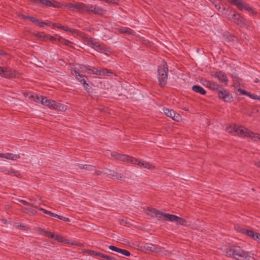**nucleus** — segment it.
Instances as JSON below:
<instances>
[{"instance_id": "nucleus-1", "label": "nucleus", "mask_w": 260, "mask_h": 260, "mask_svg": "<svg viewBox=\"0 0 260 260\" xmlns=\"http://www.w3.org/2000/svg\"><path fill=\"white\" fill-rule=\"evenodd\" d=\"M145 213L151 217L156 218L158 220L175 222L176 224L184 225L185 219L175 215L164 213L154 209L148 208L145 210Z\"/></svg>"}, {"instance_id": "nucleus-2", "label": "nucleus", "mask_w": 260, "mask_h": 260, "mask_svg": "<svg viewBox=\"0 0 260 260\" xmlns=\"http://www.w3.org/2000/svg\"><path fill=\"white\" fill-rule=\"evenodd\" d=\"M227 256L237 260H253V254L243 250L240 246L233 245L225 249L224 251Z\"/></svg>"}, {"instance_id": "nucleus-3", "label": "nucleus", "mask_w": 260, "mask_h": 260, "mask_svg": "<svg viewBox=\"0 0 260 260\" xmlns=\"http://www.w3.org/2000/svg\"><path fill=\"white\" fill-rule=\"evenodd\" d=\"M27 97L37 103H41L42 105L48 107L49 108L60 111H66L67 107L53 100H49L46 97L39 96L36 94H27Z\"/></svg>"}, {"instance_id": "nucleus-4", "label": "nucleus", "mask_w": 260, "mask_h": 260, "mask_svg": "<svg viewBox=\"0 0 260 260\" xmlns=\"http://www.w3.org/2000/svg\"><path fill=\"white\" fill-rule=\"evenodd\" d=\"M168 69L167 64L164 62L162 65L158 67L157 76L159 84L162 87L166 85L168 80Z\"/></svg>"}, {"instance_id": "nucleus-5", "label": "nucleus", "mask_w": 260, "mask_h": 260, "mask_svg": "<svg viewBox=\"0 0 260 260\" xmlns=\"http://www.w3.org/2000/svg\"><path fill=\"white\" fill-rule=\"evenodd\" d=\"M231 4L236 6V7L241 11L245 10L249 13L250 15H255L257 14L256 12L248 4L245 3L242 0H226Z\"/></svg>"}, {"instance_id": "nucleus-6", "label": "nucleus", "mask_w": 260, "mask_h": 260, "mask_svg": "<svg viewBox=\"0 0 260 260\" xmlns=\"http://www.w3.org/2000/svg\"><path fill=\"white\" fill-rule=\"evenodd\" d=\"M64 7L72 11L80 13H85L87 7L86 4L79 2L64 4Z\"/></svg>"}, {"instance_id": "nucleus-7", "label": "nucleus", "mask_w": 260, "mask_h": 260, "mask_svg": "<svg viewBox=\"0 0 260 260\" xmlns=\"http://www.w3.org/2000/svg\"><path fill=\"white\" fill-rule=\"evenodd\" d=\"M141 248L145 251H151L156 253L162 252L163 254L165 255H167V254L166 253V251H162V250L160 247L151 243L143 244L141 245Z\"/></svg>"}, {"instance_id": "nucleus-8", "label": "nucleus", "mask_w": 260, "mask_h": 260, "mask_svg": "<svg viewBox=\"0 0 260 260\" xmlns=\"http://www.w3.org/2000/svg\"><path fill=\"white\" fill-rule=\"evenodd\" d=\"M236 229L240 232L247 235L253 240L260 243V234L258 233H254L253 231L248 230L239 226L236 227Z\"/></svg>"}, {"instance_id": "nucleus-9", "label": "nucleus", "mask_w": 260, "mask_h": 260, "mask_svg": "<svg viewBox=\"0 0 260 260\" xmlns=\"http://www.w3.org/2000/svg\"><path fill=\"white\" fill-rule=\"evenodd\" d=\"M133 164L138 165L140 167L147 169L149 170H154L155 166L153 164L140 159L134 158Z\"/></svg>"}, {"instance_id": "nucleus-10", "label": "nucleus", "mask_w": 260, "mask_h": 260, "mask_svg": "<svg viewBox=\"0 0 260 260\" xmlns=\"http://www.w3.org/2000/svg\"><path fill=\"white\" fill-rule=\"evenodd\" d=\"M86 7L85 13L88 14L102 15L105 12L104 10L98 7L96 5L86 4Z\"/></svg>"}, {"instance_id": "nucleus-11", "label": "nucleus", "mask_w": 260, "mask_h": 260, "mask_svg": "<svg viewBox=\"0 0 260 260\" xmlns=\"http://www.w3.org/2000/svg\"><path fill=\"white\" fill-rule=\"evenodd\" d=\"M79 69H77L76 68H72L71 69V73L76 77V79L78 81L82 83L84 87L87 89L88 86V84L86 83L87 79L86 77L80 75L79 73Z\"/></svg>"}, {"instance_id": "nucleus-12", "label": "nucleus", "mask_w": 260, "mask_h": 260, "mask_svg": "<svg viewBox=\"0 0 260 260\" xmlns=\"http://www.w3.org/2000/svg\"><path fill=\"white\" fill-rule=\"evenodd\" d=\"M200 82L204 86L211 90H218L220 87L217 83L212 81L208 80L205 78H201L200 79Z\"/></svg>"}, {"instance_id": "nucleus-13", "label": "nucleus", "mask_w": 260, "mask_h": 260, "mask_svg": "<svg viewBox=\"0 0 260 260\" xmlns=\"http://www.w3.org/2000/svg\"><path fill=\"white\" fill-rule=\"evenodd\" d=\"M229 19H231L234 23L241 27H248L246 23L245 19L239 14L235 13L232 15V18H229Z\"/></svg>"}, {"instance_id": "nucleus-14", "label": "nucleus", "mask_w": 260, "mask_h": 260, "mask_svg": "<svg viewBox=\"0 0 260 260\" xmlns=\"http://www.w3.org/2000/svg\"><path fill=\"white\" fill-rule=\"evenodd\" d=\"M218 97L225 102L231 103L233 101L232 95L225 89H223L218 92Z\"/></svg>"}, {"instance_id": "nucleus-15", "label": "nucleus", "mask_w": 260, "mask_h": 260, "mask_svg": "<svg viewBox=\"0 0 260 260\" xmlns=\"http://www.w3.org/2000/svg\"><path fill=\"white\" fill-rule=\"evenodd\" d=\"M164 112L165 114L168 116L175 121H179L181 119L180 115L176 113L174 110H170L168 108H164Z\"/></svg>"}, {"instance_id": "nucleus-16", "label": "nucleus", "mask_w": 260, "mask_h": 260, "mask_svg": "<svg viewBox=\"0 0 260 260\" xmlns=\"http://www.w3.org/2000/svg\"><path fill=\"white\" fill-rule=\"evenodd\" d=\"M249 131H250L247 128L241 125H237L236 133H235V135H237L243 138L248 137Z\"/></svg>"}, {"instance_id": "nucleus-17", "label": "nucleus", "mask_w": 260, "mask_h": 260, "mask_svg": "<svg viewBox=\"0 0 260 260\" xmlns=\"http://www.w3.org/2000/svg\"><path fill=\"white\" fill-rule=\"evenodd\" d=\"M19 76V73L15 70L9 68H5L4 77L17 78Z\"/></svg>"}, {"instance_id": "nucleus-18", "label": "nucleus", "mask_w": 260, "mask_h": 260, "mask_svg": "<svg viewBox=\"0 0 260 260\" xmlns=\"http://www.w3.org/2000/svg\"><path fill=\"white\" fill-rule=\"evenodd\" d=\"M212 76L217 78L220 82L223 83L224 85L228 84V78L223 72H217L214 74H212Z\"/></svg>"}, {"instance_id": "nucleus-19", "label": "nucleus", "mask_w": 260, "mask_h": 260, "mask_svg": "<svg viewBox=\"0 0 260 260\" xmlns=\"http://www.w3.org/2000/svg\"><path fill=\"white\" fill-rule=\"evenodd\" d=\"M41 3L46 5L47 6H52L54 8H60L61 6H64V4H61L60 3L56 2V1L52 0H39Z\"/></svg>"}, {"instance_id": "nucleus-20", "label": "nucleus", "mask_w": 260, "mask_h": 260, "mask_svg": "<svg viewBox=\"0 0 260 260\" xmlns=\"http://www.w3.org/2000/svg\"><path fill=\"white\" fill-rule=\"evenodd\" d=\"M0 157L12 160H16L20 158V156L18 154H13L11 153H0Z\"/></svg>"}, {"instance_id": "nucleus-21", "label": "nucleus", "mask_w": 260, "mask_h": 260, "mask_svg": "<svg viewBox=\"0 0 260 260\" xmlns=\"http://www.w3.org/2000/svg\"><path fill=\"white\" fill-rule=\"evenodd\" d=\"M237 94L246 95L249 96L250 98L254 99V100L260 99V96H259L256 94H251L250 92H248L247 91H246L244 89H238Z\"/></svg>"}, {"instance_id": "nucleus-22", "label": "nucleus", "mask_w": 260, "mask_h": 260, "mask_svg": "<svg viewBox=\"0 0 260 260\" xmlns=\"http://www.w3.org/2000/svg\"><path fill=\"white\" fill-rule=\"evenodd\" d=\"M108 248L109 249H110L111 250L120 253H121L124 255L127 256H128L131 255V253L128 251L125 250V249H122L118 248L114 246L110 245L108 247Z\"/></svg>"}, {"instance_id": "nucleus-23", "label": "nucleus", "mask_w": 260, "mask_h": 260, "mask_svg": "<svg viewBox=\"0 0 260 260\" xmlns=\"http://www.w3.org/2000/svg\"><path fill=\"white\" fill-rule=\"evenodd\" d=\"M79 69L82 72H85L89 74H94V72H93V69H96V68L91 66L80 65L79 66Z\"/></svg>"}, {"instance_id": "nucleus-24", "label": "nucleus", "mask_w": 260, "mask_h": 260, "mask_svg": "<svg viewBox=\"0 0 260 260\" xmlns=\"http://www.w3.org/2000/svg\"><path fill=\"white\" fill-rule=\"evenodd\" d=\"M134 158L127 155L119 154L118 160L133 164Z\"/></svg>"}, {"instance_id": "nucleus-25", "label": "nucleus", "mask_w": 260, "mask_h": 260, "mask_svg": "<svg viewBox=\"0 0 260 260\" xmlns=\"http://www.w3.org/2000/svg\"><path fill=\"white\" fill-rule=\"evenodd\" d=\"M4 174L7 175H11L16 176L17 177H20L21 175L18 171L14 170V169L10 168L5 169L3 171Z\"/></svg>"}, {"instance_id": "nucleus-26", "label": "nucleus", "mask_w": 260, "mask_h": 260, "mask_svg": "<svg viewBox=\"0 0 260 260\" xmlns=\"http://www.w3.org/2000/svg\"><path fill=\"white\" fill-rule=\"evenodd\" d=\"M87 42L88 45L91 46L93 48L97 51L101 45L97 41L92 38H89L87 40Z\"/></svg>"}, {"instance_id": "nucleus-27", "label": "nucleus", "mask_w": 260, "mask_h": 260, "mask_svg": "<svg viewBox=\"0 0 260 260\" xmlns=\"http://www.w3.org/2000/svg\"><path fill=\"white\" fill-rule=\"evenodd\" d=\"M94 72V74L99 75V76H104V75H109V74H111V72L109 71H108L106 69H93V72Z\"/></svg>"}, {"instance_id": "nucleus-28", "label": "nucleus", "mask_w": 260, "mask_h": 260, "mask_svg": "<svg viewBox=\"0 0 260 260\" xmlns=\"http://www.w3.org/2000/svg\"><path fill=\"white\" fill-rule=\"evenodd\" d=\"M55 36L57 37V41L60 44L66 45V46H67L72 47V45L73 43L71 41H70L68 40H66V39L63 38V37H62L61 36H59L57 35H56Z\"/></svg>"}, {"instance_id": "nucleus-29", "label": "nucleus", "mask_w": 260, "mask_h": 260, "mask_svg": "<svg viewBox=\"0 0 260 260\" xmlns=\"http://www.w3.org/2000/svg\"><path fill=\"white\" fill-rule=\"evenodd\" d=\"M248 137L250 138L254 142H260V134L254 133L249 131Z\"/></svg>"}, {"instance_id": "nucleus-30", "label": "nucleus", "mask_w": 260, "mask_h": 260, "mask_svg": "<svg viewBox=\"0 0 260 260\" xmlns=\"http://www.w3.org/2000/svg\"><path fill=\"white\" fill-rule=\"evenodd\" d=\"M192 89L193 91L200 93L201 94L204 95L206 92L205 90L199 85H194L192 87Z\"/></svg>"}, {"instance_id": "nucleus-31", "label": "nucleus", "mask_w": 260, "mask_h": 260, "mask_svg": "<svg viewBox=\"0 0 260 260\" xmlns=\"http://www.w3.org/2000/svg\"><path fill=\"white\" fill-rule=\"evenodd\" d=\"M90 253L91 254H94L95 255L100 256L101 257L106 258L108 260H114V258L111 257L109 255L104 254L103 253H100V252H95L94 251H91L90 252Z\"/></svg>"}, {"instance_id": "nucleus-32", "label": "nucleus", "mask_w": 260, "mask_h": 260, "mask_svg": "<svg viewBox=\"0 0 260 260\" xmlns=\"http://www.w3.org/2000/svg\"><path fill=\"white\" fill-rule=\"evenodd\" d=\"M237 127V125L236 124H229L226 127V131L229 133L235 135V133H236Z\"/></svg>"}, {"instance_id": "nucleus-33", "label": "nucleus", "mask_w": 260, "mask_h": 260, "mask_svg": "<svg viewBox=\"0 0 260 260\" xmlns=\"http://www.w3.org/2000/svg\"><path fill=\"white\" fill-rule=\"evenodd\" d=\"M98 51L103 53L107 55H108L111 53V50L109 48L103 45H100V47L98 49Z\"/></svg>"}, {"instance_id": "nucleus-34", "label": "nucleus", "mask_w": 260, "mask_h": 260, "mask_svg": "<svg viewBox=\"0 0 260 260\" xmlns=\"http://www.w3.org/2000/svg\"><path fill=\"white\" fill-rule=\"evenodd\" d=\"M35 36L38 37V39L43 41H47L49 35L42 32H38L37 34H35Z\"/></svg>"}, {"instance_id": "nucleus-35", "label": "nucleus", "mask_w": 260, "mask_h": 260, "mask_svg": "<svg viewBox=\"0 0 260 260\" xmlns=\"http://www.w3.org/2000/svg\"><path fill=\"white\" fill-rule=\"evenodd\" d=\"M119 31L121 33L127 34L129 35H134V32L131 29L128 27H121L119 29Z\"/></svg>"}, {"instance_id": "nucleus-36", "label": "nucleus", "mask_w": 260, "mask_h": 260, "mask_svg": "<svg viewBox=\"0 0 260 260\" xmlns=\"http://www.w3.org/2000/svg\"><path fill=\"white\" fill-rule=\"evenodd\" d=\"M104 174L108 176L113 177L115 176V174H116V172L107 169H105L104 170Z\"/></svg>"}, {"instance_id": "nucleus-37", "label": "nucleus", "mask_w": 260, "mask_h": 260, "mask_svg": "<svg viewBox=\"0 0 260 260\" xmlns=\"http://www.w3.org/2000/svg\"><path fill=\"white\" fill-rule=\"evenodd\" d=\"M24 211L30 215H34L36 214V211L33 209L25 208L24 209Z\"/></svg>"}, {"instance_id": "nucleus-38", "label": "nucleus", "mask_w": 260, "mask_h": 260, "mask_svg": "<svg viewBox=\"0 0 260 260\" xmlns=\"http://www.w3.org/2000/svg\"><path fill=\"white\" fill-rule=\"evenodd\" d=\"M36 24L40 27H43L44 25H50L49 21L43 22L40 19H38Z\"/></svg>"}, {"instance_id": "nucleus-39", "label": "nucleus", "mask_w": 260, "mask_h": 260, "mask_svg": "<svg viewBox=\"0 0 260 260\" xmlns=\"http://www.w3.org/2000/svg\"><path fill=\"white\" fill-rule=\"evenodd\" d=\"M62 29L65 31L71 32L72 34H74L76 32V30L70 28L67 26H63L62 27Z\"/></svg>"}, {"instance_id": "nucleus-40", "label": "nucleus", "mask_w": 260, "mask_h": 260, "mask_svg": "<svg viewBox=\"0 0 260 260\" xmlns=\"http://www.w3.org/2000/svg\"><path fill=\"white\" fill-rule=\"evenodd\" d=\"M17 200L21 202V203H22L23 205H26V206H31L32 207H34L35 208H37V207L36 206H34L32 204H30L29 203H28L27 202H26V201L25 200H19V199H17Z\"/></svg>"}, {"instance_id": "nucleus-41", "label": "nucleus", "mask_w": 260, "mask_h": 260, "mask_svg": "<svg viewBox=\"0 0 260 260\" xmlns=\"http://www.w3.org/2000/svg\"><path fill=\"white\" fill-rule=\"evenodd\" d=\"M36 231L41 235H43L45 236V234H46V232L44 229H41L40 228H38L36 229Z\"/></svg>"}, {"instance_id": "nucleus-42", "label": "nucleus", "mask_w": 260, "mask_h": 260, "mask_svg": "<svg viewBox=\"0 0 260 260\" xmlns=\"http://www.w3.org/2000/svg\"><path fill=\"white\" fill-rule=\"evenodd\" d=\"M53 238L55 239L56 240H57L58 242H63V238L61 236H60L59 235H54V237Z\"/></svg>"}, {"instance_id": "nucleus-43", "label": "nucleus", "mask_w": 260, "mask_h": 260, "mask_svg": "<svg viewBox=\"0 0 260 260\" xmlns=\"http://www.w3.org/2000/svg\"><path fill=\"white\" fill-rule=\"evenodd\" d=\"M27 19L30 20L32 22H34V23H35L36 24V23H37V22L38 21V19H37V18H36L35 17H30V16H27Z\"/></svg>"}, {"instance_id": "nucleus-44", "label": "nucleus", "mask_w": 260, "mask_h": 260, "mask_svg": "<svg viewBox=\"0 0 260 260\" xmlns=\"http://www.w3.org/2000/svg\"><path fill=\"white\" fill-rule=\"evenodd\" d=\"M111 155L112 157H113L116 159H118L119 153L116 152H113L111 153Z\"/></svg>"}, {"instance_id": "nucleus-45", "label": "nucleus", "mask_w": 260, "mask_h": 260, "mask_svg": "<svg viewBox=\"0 0 260 260\" xmlns=\"http://www.w3.org/2000/svg\"><path fill=\"white\" fill-rule=\"evenodd\" d=\"M45 236L48 238H53L54 237V235L52 233L47 231L46 234H45Z\"/></svg>"}, {"instance_id": "nucleus-46", "label": "nucleus", "mask_w": 260, "mask_h": 260, "mask_svg": "<svg viewBox=\"0 0 260 260\" xmlns=\"http://www.w3.org/2000/svg\"><path fill=\"white\" fill-rule=\"evenodd\" d=\"M114 177H115L116 178H117L118 179H122L124 178V176L122 174H118L117 173H116V174H115V176Z\"/></svg>"}, {"instance_id": "nucleus-47", "label": "nucleus", "mask_w": 260, "mask_h": 260, "mask_svg": "<svg viewBox=\"0 0 260 260\" xmlns=\"http://www.w3.org/2000/svg\"><path fill=\"white\" fill-rule=\"evenodd\" d=\"M5 68L0 67V76L4 77L5 75Z\"/></svg>"}, {"instance_id": "nucleus-48", "label": "nucleus", "mask_w": 260, "mask_h": 260, "mask_svg": "<svg viewBox=\"0 0 260 260\" xmlns=\"http://www.w3.org/2000/svg\"><path fill=\"white\" fill-rule=\"evenodd\" d=\"M59 219L62 220L63 221H66V222H70V219L69 218H68L67 217H63L61 216H60V217H59Z\"/></svg>"}, {"instance_id": "nucleus-49", "label": "nucleus", "mask_w": 260, "mask_h": 260, "mask_svg": "<svg viewBox=\"0 0 260 260\" xmlns=\"http://www.w3.org/2000/svg\"><path fill=\"white\" fill-rule=\"evenodd\" d=\"M55 40H57V37L56 38L49 35L48 36V41H53Z\"/></svg>"}, {"instance_id": "nucleus-50", "label": "nucleus", "mask_w": 260, "mask_h": 260, "mask_svg": "<svg viewBox=\"0 0 260 260\" xmlns=\"http://www.w3.org/2000/svg\"><path fill=\"white\" fill-rule=\"evenodd\" d=\"M39 210L40 211H42L44 213L46 214H47V215H50V213H51V212L50 211H49L48 210H46L43 208H40Z\"/></svg>"}, {"instance_id": "nucleus-51", "label": "nucleus", "mask_w": 260, "mask_h": 260, "mask_svg": "<svg viewBox=\"0 0 260 260\" xmlns=\"http://www.w3.org/2000/svg\"><path fill=\"white\" fill-rule=\"evenodd\" d=\"M210 1L212 2L215 5V7L218 9V10H220L221 9V7L219 5H218L217 4H215V2H214L213 0H209Z\"/></svg>"}, {"instance_id": "nucleus-52", "label": "nucleus", "mask_w": 260, "mask_h": 260, "mask_svg": "<svg viewBox=\"0 0 260 260\" xmlns=\"http://www.w3.org/2000/svg\"><path fill=\"white\" fill-rule=\"evenodd\" d=\"M27 16H25L23 14H20L18 15V17L21 19H27Z\"/></svg>"}, {"instance_id": "nucleus-53", "label": "nucleus", "mask_w": 260, "mask_h": 260, "mask_svg": "<svg viewBox=\"0 0 260 260\" xmlns=\"http://www.w3.org/2000/svg\"><path fill=\"white\" fill-rule=\"evenodd\" d=\"M50 216H52V217H56V218H58L59 219V217H60V215H58L56 214H55L54 213H52L51 212V213L50 214Z\"/></svg>"}, {"instance_id": "nucleus-54", "label": "nucleus", "mask_w": 260, "mask_h": 260, "mask_svg": "<svg viewBox=\"0 0 260 260\" xmlns=\"http://www.w3.org/2000/svg\"><path fill=\"white\" fill-rule=\"evenodd\" d=\"M104 173V171H95V172H94V174L96 175H100Z\"/></svg>"}, {"instance_id": "nucleus-55", "label": "nucleus", "mask_w": 260, "mask_h": 260, "mask_svg": "<svg viewBox=\"0 0 260 260\" xmlns=\"http://www.w3.org/2000/svg\"><path fill=\"white\" fill-rule=\"evenodd\" d=\"M6 53L3 50L0 49V55H5Z\"/></svg>"}, {"instance_id": "nucleus-56", "label": "nucleus", "mask_w": 260, "mask_h": 260, "mask_svg": "<svg viewBox=\"0 0 260 260\" xmlns=\"http://www.w3.org/2000/svg\"><path fill=\"white\" fill-rule=\"evenodd\" d=\"M49 23H50V25H49V26H52L53 27H55V26L56 27L57 25L56 23H52L51 22H49Z\"/></svg>"}, {"instance_id": "nucleus-57", "label": "nucleus", "mask_w": 260, "mask_h": 260, "mask_svg": "<svg viewBox=\"0 0 260 260\" xmlns=\"http://www.w3.org/2000/svg\"><path fill=\"white\" fill-rule=\"evenodd\" d=\"M1 221L4 224H7L8 223V221L5 219H2Z\"/></svg>"}, {"instance_id": "nucleus-58", "label": "nucleus", "mask_w": 260, "mask_h": 260, "mask_svg": "<svg viewBox=\"0 0 260 260\" xmlns=\"http://www.w3.org/2000/svg\"><path fill=\"white\" fill-rule=\"evenodd\" d=\"M63 26L61 25L60 24H57V25L56 27H57V28H59V29H62V27Z\"/></svg>"}, {"instance_id": "nucleus-59", "label": "nucleus", "mask_w": 260, "mask_h": 260, "mask_svg": "<svg viewBox=\"0 0 260 260\" xmlns=\"http://www.w3.org/2000/svg\"><path fill=\"white\" fill-rule=\"evenodd\" d=\"M255 166H256L258 167H260V161L255 163Z\"/></svg>"}, {"instance_id": "nucleus-60", "label": "nucleus", "mask_w": 260, "mask_h": 260, "mask_svg": "<svg viewBox=\"0 0 260 260\" xmlns=\"http://www.w3.org/2000/svg\"><path fill=\"white\" fill-rule=\"evenodd\" d=\"M259 81V79L256 78L255 80H254V82L255 83H257Z\"/></svg>"}, {"instance_id": "nucleus-61", "label": "nucleus", "mask_w": 260, "mask_h": 260, "mask_svg": "<svg viewBox=\"0 0 260 260\" xmlns=\"http://www.w3.org/2000/svg\"><path fill=\"white\" fill-rule=\"evenodd\" d=\"M183 109L185 110V111H188V109L186 107L185 108H184Z\"/></svg>"}, {"instance_id": "nucleus-62", "label": "nucleus", "mask_w": 260, "mask_h": 260, "mask_svg": "<svg viewBox=\"0 0 260 260\" xmlns=\"http://www.w3.org/2000/svg\"><path fill=\"white\" fill-rule=\"evenodd\" d=\"M89 167L90 168L89 169H91V168H93V166H89Z\"/></svg>"}]
</instances>
